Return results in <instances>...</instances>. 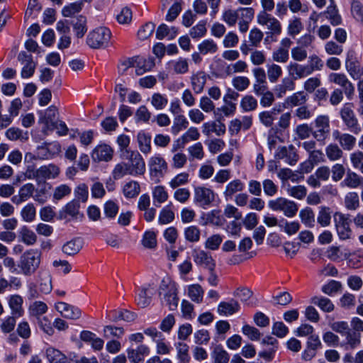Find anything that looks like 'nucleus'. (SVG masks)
<instances>
[{"mask_svg": "<svg viewBox=\"0 0 363 363\" xmlns=\"http://www.w3.org/2000/svg\"><path fill=\"white\" fill-rule=\"evenodd\" d=\"M279 112V109L276 111L275 108L271 111H262L259 113V119L263 125L267 128L272 127L276 120L277 114Z\"/></svg>", "mask_w": 363, "mask_h": 363, "instance_id": "39", "label": "nucleus"}, {"mask_svg": "<svg viewBox=\"0 0 363 363\" xmlns=\"http://www.w3.org/2000/svg\"><path fill=\"white\" fill-rule=\"evenodd\" d=\"M243 189V183L240 179H235L227 184L223 194L225 199L228 200L231 199L235 193L242 191Z\"/></svg>", "mask_w": 363, "mask_h": 363, "instance_id": "35", "label": "nucleus"}, {"mask_svg": "<svg viewBox=\"0 0 363 363\" xmlns=\"http://www.w3.org/2000/svg\"><path fill=\"white\" fill-rule=\"evenodd\" d=\"M50 189V186L44 182L40 184L38 189H35L34 195L33 196L35 201L39 203H44L48 199V190Z\"/></svg>", "mask_w": 363, "mask_h": 363, "instance_id": "44", "label": "nucleus"}, {"mask_svg": "<svg viewBox=\"0 0 363 363\" xmlns=\"http://www.w3.org/2000/svg\"><path fill=\"white\" fill-rule=\"evenodd\" d=\"M18 60L21 62L23 67L21 70V77L23 78H29L32 77L35 72L36 64L33 62L30 55H28L26 52H21L18 55Z\"/></svg>", "mask_w": 363, "mask_h": 363, "instance_id": "15", "label": "nucleus"}, {"mask_svg": "<svg viewBox=\"0 0 363 363\" xmlns=\"http://www.w3.org/2000/svg\"><path fill=\"white\" fill-rule=\"evenodd\" d=\"M188 295L193 301L200 303L203 300V291L199 284H192L188 288Z\"/></svg>", "mask_w": 363, "mask_h": 363, "instance_id": "57", "label": "nucleus"}, {"mask_svg": "<svg viewBox=\"0 0 363 363\" xmlns=\"http://www.w3.org/2000/svg\"><path fill=\"white\" fill-rule=\"evenodd\" d=\"M176 284L169 278H164L158 289V296L161 303L168 307L170 311L177 308L179 297Z\"/></svg>", "mask_w": 363, "mask_h": 363, "instance_id": "1", "label": "nucleus"}, {"mask_svg": "<svg viewBox=\"0 0 363 363\" xmlns=\"http://www.w3.org/2000/svg\"><path fill=\"white\" fill-rule=\"evenodd\" d=\"M41 252L36 249L25 251L20 257L18 267L26 277L34 274L41 264Z\"/></svg>", "mask_w": 363, "mask_h": 363, "instance_id": "3", "label": "nucleus"}, {"mask_svg": "<svg viewBox=\"0 0 363 363\" xmlns=\"http://www.w3.org/2000/svg\"><path fill=\"white\" fill-rule=\"evenodd\" d=\"M224 223L225 219L218 211L213 210L206 215V224L221 226Z\"/></svg>", "mask_w": 363, "mask_h": 363, "instance_id": "54", "label": "nucleus"}, {"mask_svg": "<svg viewBox=\"0 0 363 363\" xmlns=\"http://www.w3.org/2000/svg\"><path fill=\"white\" fill-rule=\"evenodd\" d=\"M307 101V95L304 91H298L287 97L285 103L289 106H301L306 104Z\"/></svg>", "mask_w": 363, "mask_h": 363, "instance_id": "42", "label": "nucleus"}, {"mask_svg": "<svg viewBox=\"0 0 363 363\" xmlns=\"http://www.w3.org/2000/svg\"><path fill=\"white\" fill-rule=\"evenodd\" d=\"M214 363H228L230 356L228 353L221 347L216 346L213 352Z\"/></svg>", "mask_w": 363, "mask_h": 363, "instance_id": "61", "label": "nucleus"}, {"mask_svg": "<svg viewBox=\"0 0 363 363\" xmlns=\"http://www.w3.org/2000/svg\"><path fill=\"white\" fill-rule=\"evenodd\" d=\"M264 38L263 32L258 28H253L249 33V42L250 45L257 48L259 46Z\"/></svg>", "mask_w": 363, "mask_h": 363, "instance_id": "56", "label": "nucleus"}, {"mask_svg": "<svg viewBox=\"0 0 363 363\" xmlns=\"http://www.w3.org/2000/svg\"><path fill=\"white\" fill-rule=\"evenodd\" d=\"M137 139L140 151L145 154L149 153L151 150V136L144 131H140L138 134Z\"/></svg>", "mask_w": 363, "mask_h": 363, "instance_id": "45", "label": "nucleus"}, {"mask_svg": "<svg viewBox=\"0 0 363 363\" xmlns=\"http://www.w3.org/2000/svg\"><path fill=\"white\" fill-rule=\"evenodd\" d=\"M202 128L203 133L207 136L212 133H215L218 136L223 135L225 133V125L220 121L205 123Z\"/></svg>", "mask_w": 363, "mask_h": 363, "instance_id": "32", "label": "nucleus"}, {"mask_svg": "<svg viewBox=\"0 0 363 363\" xmlns=\"http://www.w3.org/2000/svg\"><path fill=\"white\" fill-rule=\"evenodd\" d=\"M258 106L257 99L252 95H245L240 101V107L245 112L255 111Z\"/></svg>", "mask_w": 363, "mask_h": 363, "instance_id": "48", "label": "nucleus"}, {"mask_svg": "<svg viewBox=\"0 0 363 363\" xmlns=\"http://www.w3.org/2000/svg\"><path fill=\"white\" fill-rule=\"evenodd\" d=\"M150 175L156 182L163 176L167 169V164L162 157L159 156L152 157L149 161Z\"/></svg>", "mask_w": 363, "mask_h": 363, "instance_id": "13", "label": "nucleus"}, {"mask_svg": "<svg viewBox=\"0 0 363 363\" xmlns=\"http://www.w3.org/2000/svg\"><path fill=\"white\" fill-rule=\"evenodd\" d=\"M111 38V30L106 27H99L89 32L86 43L92 49L106 48Z\"/></svg>", "mask_w": 363, "mask_h": 363, "instance_id": "4", "label": "nucleus"}, {"mask_svg": "<svg viewBox=\"0 0 363 363\" xmlns=\"http://www.w3.org/2000/svg\"><path fill=\"white\" fill-rule=\"evenodd\" d=\"M232 84L237 91H243L249 87L250 81L247 77L237 76L232 79Z\"/></svg>", "mask_w": 363, "mask_h": 363, "instance_id": "62", "label": "nucleus"}, {"mask_svg": "<svg viewBox=\"0 0 363 363\" xmlns=\"http://www.w3.org/2000/svg\"><path fill=\"white\" fill-rule=\"evenodd\" d=\"M290 75L295 79H301L311 74L307 65H300L296 62H291L287 67Z\"/></svg>", "mask_w": 363, "mask_h": 363, "instance_id": "31", "label": "nucleus"}, {"mask_svg": "<svg viewBox=\"0 0 363 363\" xmlns=\"http://www.w3.org/2000/svg\"><path fill=\"white\" fill-rule=\"evenodd\" d=\"M83 6L82 1L69 4L62 9V13L65 17H71L75 13L80 12Z\"/></svg>", "mask_w": 363, "mask_h": 363, "instance_id": "58", "label": "nucleus"}, {"mask_svg": "<svg viewBox=\"0 0 363 363\" xmlns=\"http://www.w3.org/2000/svg\"><path fill=\"white\" fill-rule=\"evenodd\" d=\"M126 159L128 160V162H126V164L130 170V175L144 174L145 163L138 152L126 150Z\"/></svg>", "mask_w": 363, "mask_h": 363, "instance_id": "8", "label": "nucleus"}, {"mask_svg": "<svg viewBox=\"0 0 363 363\" xmlns=\"http://www.w3.org/2000/svg\"><path fill=\"white\" fill-rule=\"evenodd\" d=\"M333 137L344 150L350 151L355 146L357 139L350 133H341L339 130H335L333 132Z\"/></svg>", "mask_w": 363, "mask_h": 363, "instance_id": "14", "label": "nucleus"}, {"mask_svg": "<svg viewBox=\"0 0 363 363\" xmlns=\"http://www.w3.org/2000/svg\"><path fill=\"white\" fill-rule=\"evenodd\" d=\"M240 309L239 303L231 299L229 301H222L218 306V313L223 315H230L238 312Z\"/></svg>", "mask_w": 363, "mask_h": 363, "instance_id": "28", "label": "nucleus"}, {"mask_svg": "<svg viewBox=\"0 0 363 363\" xmlns=\"http://www.w3.org/2000/svg\"><path fill=\"white\" fill-rule=\"evenodd\" d=\"M86 18L82 15L77 16L76 22L73 25V28L76 32V35L79 38H82L87 31Z\"/></svg>", "mask_w": 363, "mask_h": 363, "instance_id": "49", "label": "nucleus"}, {"mask_svg": "<svg viewBox=\"0 0 363 363\" xmlns=\"http://www.w3.org/2000/svg\"><path fill=\"white\" fill-rule=\"evenodd\" d=\"M315 130L313 137L318 142H324L330 133V118L328 116H318L314 121Z\"/></svg>", "mask_w": 363, "mask_h": 363, "instance_id": "7", "label": "nucleus"}, {"mask_svg": "<svg viewBox=\"0 0 363 363\" xmlns=\"http://www.w3.org/2000/svg\"><path fill=\"white\" fill-rule=\"evenodd\" d=\"M257 23L266 26L268 32L266 33L264 43L270 44L278 40V36L282 33V26L279 19L265 11H260L257 16Z\"/></svg>", "mask_w": 363, "mask_h": 363, "instance_id": "2", "label": "nucleus"}, {"mask_svg": "<svg viewBox=\"0 0 363 363\" xmlns=\"http://www.w3.org/2000/svg\"><path fill=\"white\" fill-rule=\"evenodd\" d=\"M268 206L274 211H282L288 218L295 216L298 210V205L294 201L283 197L269 201Z\"/></svg>", "mask_w": 363, "mask_h": 363, "instance_id": "6", "label": "nucleus"}, {"mask_svg": "<svg viewBox=\"0 0 363 363\" xmlns=\"http://www.w3.org/2000/svg\"><path fill=\"white\" fill-rule=\"evenodd\" d=\"M35 191V186L33 184H26L18 191V194L12 197L11 201L15 204H20L27 201L30 197L33 196Z\"/></svg>", "mask_w": 363, "mask_h": 363, "instance_id": "25", "label": "nucleus"}, {"mask_svg": "<svg viewBox=\"0 0 363 363\" xmlns=\"http://www.w3.org/2000/svg\"><path fill=\"white\" fill-rule=\"evenodd\" d=\"M275 156L278 159L285 158L286 162L290 165H294L298 160V155L293 145L288 147H280Z\"/></svg>", "mask_w": 363, "mask_h": 363, "instance_id": "21", "label": "nucleus"}, {"mask_svg": "<svg viewBox=\"0 0 363 363\" xmlns=\"http://www.w3.org/2000/svg\"><path fill=\"white\" fill-rule=\"evenodd\" d=\"M179 29L176 27H169L167 25L162 23L157 29L156 38L162 40L167 38L169 40L174 39L179 33Z\"/></svg>", "mask_w": 363, "mask_h": 363, "instance_id": "33", "label": "nucleus"}, {"mask_svg": "<svg viewBox=\"0 0 363 363\" xmlns=\"http://www.w3.org/2000/svg\"><path fill=\"white\" fill-rule=\"evenodd\" d=\"M36 280L39 284L40 290L42 293L48 294L52 291V278L49 272L47 271L38 272Z\"/></svg>", "mask_w": 363, "mask_h": 363, "instance_id": "27", "label": "nucleus"}, {"mask_svg": "<svg viewBox=\"0 0 363 363\" xmlns=\"http://www.w3.org/2000/svg\"><path fill=\"white\" fill-rule=\"evenodd\" d=\"M55 308L64 318L67 319L77 320L82 315L79 308L65 302L57 303L55 304Z\"/></svg>", "mask_w": 363, "mask_h": 363, "instance_id": "17", "label": "nucleus"}, {"mask_svg": "<svg viewBox=\"0 0 363 363\" xmlns=\"http://www.w3.org/2000/svg\"><path fill=\"white\" fill-rule=\"evenodd\" d=\"M206 74L203 72H199L191 77L192 88L196 93H200L206 82Z\"/></svg>", "mask_w": 363, "mask_h": 363, "instance_id": "46", "label": "nucleus"}, {"mask_svg": "<svg viewBox=\"0 0 363 363\" xmlns=\"http://www.w3.org/2000/svg\"><path fill=\"white\" fill-rule=\"evenodd\" d=\"M155 292V289L152 284L141 286L135 298L137 305L141 308L147 307L151 303Z\"/></svg>", "mask_w": 363, "mask_h": 363, "instance_id": "12", "label": "nucleus"}, {"mask_svg": "<svg viewBox=\"0 0 363 363\" xmlns=\"http://www.w3.org/2000/svg\"><path fill=\"white\" fill-rule=\"evenodd\" d=\"M36 210L33 203H28L21 212V217L26 222H32L35 218Z\"/></svg>", "mask_w": 363, "mask_h": 363, "instance_id": "63", "label": "nucleus"}, {"mask_svg": "<svg viewBox=\"0 0 363 363\" xmlns=\"http://www.w3.org/2000/svg\"><path fill=\"white\" fill-rule=\"evenodd\" d=\"M363 178L353 172H349L344 180L341 182L342 186H347L350 189H356L362 184Z\"/></svg>", "mask_w": 363, "mask_h": 363, "instance_id": "37", "label": "nucleus"}, {"mask_svg": "<svg viewBox=\"0 0 363 363\" xmlns=\"http://www.w3.org/2000/svg\"><path fill=\"white\" fill-rule=\"evenodd\" d=\"M329 81L342 88L344 94L350 99L354 93V87L347 76L343 73H331L329 77Z\"/></svg>", "mask_w": 363, "mask_h": 363, "instance_id": "11", "label": "nucleus"}, {"mask_svg": "<svg viewBox=\"0 0 363 363\" xmlns=\"http://www.w3.org/2000/svg\"><path fill=\"white\" fill-rule=\"evenodd\" d=\"M240 13L239 9L237 10L227 9L223 13L222 20L229 26H234L240 15Z\"/></svg>", "mask_w": 363, "mask_h": 363, "instance_id": "51", "label": "nucleus"}, {"mask_svg": "<svg viewBox=\"0 0 363 363\" xmlns=\"http://www.w3.org/2000/svg\"><path fill=\"white\" fill-rule=\"evenodd\" d=\"M112 148L106 144L96 146L92 151L91 157L95 162H108L113 157Z\"/></svg>", "mask_w": 363, "mask_h": 363, "instance_id": "19", "label": "nucleus"}, {"mask_svg": "<svg viewBox=\"0 0 363 363\" xmlns=\"http://www.w3.org/2000/svg\"><path fill=\"white\" fill-rule=\"evenodd\" d=\"M199 50L203 55L213 54L217 52L218 45L212 39L204 40L199 45Z\"/></svg>", "mask_w": 363, "mask_h": 363, "instance_id": "55", "label": "nucleus"}, {"mask_svg": "<svg viewBox=\"0 0 363 363\" xmlns=\"http://www.w3.org/2000/svg\"><path fill=\"white\" fill-rule=\"evenodd\" d=\"M135 73L137 75H142L145 72L151 70L155 66V60L152 57H135Z\"/></svg>", "mask_w": 363, "mask_h": 363, "instance_id": "24", "label": "nucleus"}, {"mask_svg": "<svg viewBox=\"0 0 363 363\" xmlns=\"http://www.w3.org/2000/svg\"><path fill=\"white\" fill-rule=\"evenodd\" d=\"M282 75L281 67L277 64L267 66V77L271 83H276Z\"/></svg>", "mask_w": 363, "mask_h": 363, "instance_id": "59", "label": "nucleus"}, {"mask_svg": "<svg viewBox=\"0 0 363 363\" xmlns=\"http://www.w3.org/2000/svg\"><path fill=\"white\" fill-rule=\"evenodd\" d=\"M23 299L18 294L11 295L8 298V304L11 309V314L17 318H21L24 314L23 308Z\"/></svg>", "mask_w": 363, "mask_h": 363, "instance_id": "22", "label": "nucleus"}, {"mask_svg": "<svg viewBox=\"0 0 363 363\" xmlns=\"http://www.w3.org/2000/svg\"><path fill=\"white\" fill-rule=\"evenodd\" d=\"M353 54V52L347 54L345 62L347 70L353 79L363 82V67L357 61L352 58Z\"/></svg>", "mask_w": 363, "mask_h": 363, "instance_id": "18", "label": "nucleus"}, {"mask_svg": "<svg viewBox=\"0 0 363 363\" xmlns=\"http://www.w3.org/2000/svg\"><path fill=\"white\" fill-rule=\"evenodd\" d=\"M299 217L302 223H303L306 227L312 228L314 226L315 215L311 208L306 207L301 210Z\"/></svg>", "mask_w": 363, "mask_h": 363, "instance_id": "47", "label": "nucleus"}, {"mask_svg": "<svg viewBox=\"0 0 363 363\" xmlns=\"http://www.w3.org/2000/svg\"><path fill=\"white\" fill-rule=\"evenodd\" d=\"M46 357L50 363H69L66 355L53 347L46 350Z\"/></svg>", "mask_w": 363, "mask_h": 363, "instance_id": "36", "label": "nucleus"}, {"mask_svg": "<svg viewBox=\"0 0 363 363\" xmlns=\"http://www.w3.org/2000/svg\"><path fill=\"white\" fill-rule=\"evenodd\" d=\"M83 245L82 240L79 238H76L65 242L62 247V251L68 256H74L80 252Z\"/></svg>", "mask_w": 363, "mask_h": 363, "instance_id": "26", "label": "nucleus"}, {"mask_svg": "<svg viewBox=\"0 0 363 363\" xmlns=\"http://www.w3.org/2000/svg\"><path fill=\"white\" fill-rule=\"evenodd\" d=\"M140 185L137 182L131 181L126 183L123 189V192L126 198H133L140 193Z\"/></svg>", "mask_w": 363, "mask_h": 363, "instance_id": "52", "label": "nucleus"}, {"mask_svg": "<svg viewBox=\"0 0 363 363\" xmlns=\"http://www.w3.org/2000/svg\"><path fill=\"white\" fill-rule=\"evenodd\" d=\"M294 133L299 140H305L312 135L313 129L307 123L298 125L294 129Z\"/></svg>", "mask_w": 363, "mask_h": 363, "instance_id": "60", "label": "nucleus"}, {"mask_svg": "<svg viewBox=\"0 0 363 363\" xmlns=\"http://www.w3.org/2000/svg\"><path fill=\"white\" fill-rule=\"evenodd\" d=\"M174 218V213L170 209V206L164 207L160 213L158 222L162 225L171 223Z\"/></svg>", "mask_w": 363, "mask_h": 363, "instance_id": "64", "label": "nucleus"}, {"mask_svg": "<svg viewBox=\"0 0 363 363\" xmlns=\"http://www.w3.org/2000/svg\"><path fill=\"white\" fill-rule=\"evenodd\" d=\"M311 303L318 306L326 313L332 312L335 308L333 302L329 298L323 296H313L311 299Z\"/></svg>", "mask_w": 363, "mask_h": 363, "instance_id": "38", "label": "nucleus"}, {"mask_svg": "<svg viewBox=\"0 0 363 363\" xmlns=\"http://www.w3.org/2000/svg\"><path fill=\"white\" fill-rule=\"evenodd\" d=\"M60 151V146L57 143L45 144L38 147L37 157L39 159H49L55 152Z\"/></svg>", "mask_w": 363, "mask_h": 363, "instance_id": "34", "label": "nucleus"}, {"mask_svg": "<svg viewBox=\"0 0 363 363\" xmlns=\"http://www.w3.org/2000/svg\"><path fill=\"white\" fill-rule=\"evenodd\" d=\"M57 115L58 111L55 106H50L45 110V116L41 118V121L46 128L55 125V122L57 121Z\"/></svg>", "mask_w": 363, "mask_h": 363, "instance_id": "40", "label": "nucleus"}, {"mask_svg": "<svg viewBox=\"0 0 363 363\" xmlns=\"http://www.w3.org/2000/svg\"><path fill=\"white\" fill-rule=\"evenodd\" d=\"M334 221L337 235L341 240H347L350 238L352 230L350 228L349 216L342 213H335L334 215Z\"/></svg>", "mask_w": 363, "mask_h": 363, "instance_id": "9", "label": "nucleus"}, {"mask_svg": "<svg viewBox=\"0 0 363 363\" xmlns=\"http://www.w3.org/2000/svg\"><path fill=\"white\" fill-rule=\"evenodd\" d=\"M325 153L328 158L331 161L338 160L343 155L342 150L337 144L328 145L325 148Z\"/></svg>", "mask_w": 363, "mask_h": 363, "instance_id": "53", "label": "nucleus"}, {"mask_svg": "<svg viewBox=\"0 0 363 363\" xmlns=\"http://www.w3.org/2000/svg\"><path fill=\"white\" fill-rule=\"evenodd\" d=\"M154 203L156 206L165 202L168 199V194L162 186H157L152 191Z\"/></svg>", "mask_w": 363, "mask_h": 363, "instance_id": "50", "label": "nucleus"}, {"mask_svg": "<svg viewBox=\"0 0 363 363\" xmlns=\"http://www.w3.org/2000/svg\"><path fill=\"white\" fill-rule=\"evenodd\" d=\"M241 19L238 23L239 30L245 33L248 30L249 23L254 16V9L252 8H240Z\"/></svg>", "mask_w": 363, "mask_h": 363, "instance_id": "29", "label": "nucleus"}, {"mask_svg": "<svg viewBox=\"0 0 363 363\" xmlns=\"http://www.w3.org/2000/svg\"><path fill=\"white\" fill-rule=\"evenodd\" d=\"M330 3L326 10L322 13L333 26H337L342 24V17L339 13L335 0H330Z\"/></svg>", "mask_w": 363, "mask_h": 363, "instance_id": "20", "label": "nucleus"}, {"mask_svg": "<svg viewBox=\"0 0 363 363\" xmlns=\"http://www.w3.org/2000/svg\"><path fill=\"white\" fill-rule=\"evenodd\" d=\"M150 353L149 348L145 345H140L137 348H129L127 350L128 357L133 363L143 362Z\"/></svg>", "mask_w": 363, "mask_h": 363, "instance_id": "23", "label": "nucleus"}, {"mask_svg": "<svg viewBox=\"0 0 363 363\" xmlns=\"http://www.w3.org/2000/svg\"><path fill=\"white\" fill-rule=\"evenodd\" d=\"M48 311V306L40 301H35L28 307V313L30 316L39 318Z\"/></svg>", "mask_w": 363, "mask_h": 363, "instance_id": "41", "label": "nucleus"}, {"mask_svg": "<svg viewBox=\"0 0 363 363\" xmlns=\"http://www.w3.org/2000/svg\"><path fill=\"white\" fill-rule=\"evenodd\" d=\"M60 174V169L57 166L50 164L42 166L33 172V177L38 181L47 179H53L57 177Z\"/></svg>", "mask_w": 363, "mask_h": 363, "instance_id": "16", "label": "nucleus"}, {"mask_svg": "<svg viewBox=\"0 0 363 363\" xmlns=\"http://www.w3.org/2000/svg\"><path fill=\"white\" fill-rule=\"evenodd\" d=\"M194 257L195 262L202 265L206 268H208L211 272L214 270L215 263L212 258V257L208 255L207 252L201 250V251H194Z\"/></svg>", "mask_w": 363, "mask_h": 363, "instance_id": "30", "label": "nucleus"}, {"mask_svg": "<svg viewBox=\"0 0 363 363\" xmlns=\"http://www.w3.org/2000/svg\"><path fill=\"white\" fill-rule=\"evenodd\" d=\"M303 30V24L298 17L289 20L287 26V33L291 37H295Z\"/></svg>", "mask_w": 363, "mask_h": 363, "instance_id": "43", "label": "nucleus"}, {"mask_svg": "<svg viewBox=\"0 0 363 363\" xmlns=\"http://www.w3.org/2000/svg\"><path fill=\"white\" fill-rule=\"evenodd\" d=\"M214 191L205 186H196L194 188V203L201 207L210 206L215 200Z\"/></svg>", "mask_w": 363, "mask_h": 363, "instance_id": "10", "label": "nucleus"}, {"mask_svg": "<svg viewBox=\"0 0 363 363\" xmlns=\"http://www.w3.org/2000/svg\"><path fill=\"white\" fill-rule=\"evenodd\" d=\"M354 108L352 103L345 104L340 111V116L345 125L349 130L354 134H359L361 131V127L354 111Z\"/></svg>", "mask_w": 363, "mask_h": 363, "instance_id": "5", "label": "nucleus"}]
</instances>
